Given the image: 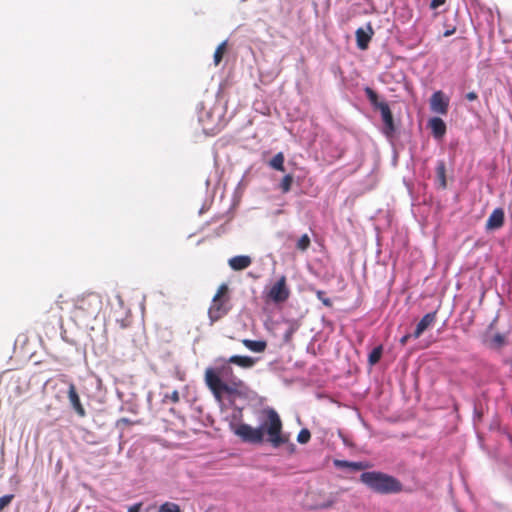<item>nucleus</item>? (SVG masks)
Returning <instances> with one entry per match:
<instances>
[{"label": "nucleus", "mask_w": 512, "mask_h": 512, "mask_svg": "<svg viewBox=\"0 0 512 512\" xmlns=\"http://www.w3.org/2000/svg\"><path fill=\"white\" fill-rule=\"evenodd\" d=\"M446 2V0H432L431 3H430V8L431 9H436L442 5H444Z\"/></svg>", "instance_id": "32"}, {"label": "nucleus", "mask_w": 512, "mask_h": 512, "mask_svg": "<svg viewBox=\"0 0 512 512\" xmlns=\"http://www.w3.org/2000/svg\"><path fill=\"white\" fill-rule=\"evenodd\" d=\"M230 289L226 283H222L216 294L213 296L210 307L208 309V316L212 323L219 321L226 316L232 309Z\"/></svg>", "instance_id": "5"}, {"label": "nucleus", "mask_w": 512, "mask_h": 512, "mask_svg": "<svg viewBox=\"0 0 512 512\" xmlns=\"http://www.w3.org/2000/svg\"><path fill=\"white\" fill-rule=\"evenodd\" d=\"M454 31H455V29L447 30V31L444 32V36L448 37V36L452 35L454 33Z\"/></svg>", "instance_id": "36"}, {"label": "nucleus", "mask_w": 512, "mask_h": 512, "mask_svg": "<svg viewBox=\"0 0 512 512\" xmlns=\"http://www.w3.org/2000/svg\"><path fill=\"white\" fill-rule=\"evenodd\" d=\"M504 211L502 208H496L492 211L486 222V228L490 230L499 229L504 224Z\"/></svg>", "instance_id": "12"}, {"label": "nucleus", "mask_w": 512, "mask_h": 512, "mask_svg": "<svg viewBox=\"0 0 512 512\" xmlns=\"http://www.w3.org/2000/svg\"><path fill=\"white\" fill-rule=\"evenodd\" d=\"M310 438V431L308 429H302L297 436V441L301 444H305L310 440Z\"/></svg>", "instance_id": "25"}, {"label": "nucleus", "mask_w": 512, "mask_h": 512, "mask_svg": "<svg viewBox=\"0 0 512 512\" xmlns=\"http://www.w3.org/2000/svg\"><path fill=\"white\" fill-rule=\"evenodd\" d=\"M292 183H293V176L290 174L285 175L282 178L281 183H280V188H281L282 192L283 193L289 192L291 189Z\"/></svg>", "instance_id": "24"}, {"label": "nucleus", "mask_w": 512, "mask_h": 512, "mask_svg": "<svg viewBox=\"0 0 512 512\" xmlns=\"http://www.w3.org/2000/svg\"><path fill=\"white\" fill-rule=\"evenodd\" d=\"M171 401L172 403H178L180 401L179 393L177 390H174L172 393H166L163 396V402Z\"/></svg>", "instance_id": "26"}, {"label": "nucleus", "mask_w": 512, "mask_h": 512, "mask_svg": "<svg viewBox=\"0 0 512 512\" xmlns=\"http://www.w3.org/2000/svg\"><path fill=\"white\" fill-rule=\"evenodd\" d=\"M335 466H337L338 468H350V461L336 460Z\"/></svg>", "instance_id": "30"}, {"label": "nucleus", "mask_w": 512, "mask_h": 512, "mask_svg": "<svg viewBox=\"0 0 512 512\" xmlns=\"http://www.w3.org/2000/svg\"><path fill=\"white\" fill-rule=\"evenodd\" d=\"M429 127L435 138L441 139L446 133V124L441 118L434 117L430 119Z\"/></svg>", "instance_id": "14"}, {"label": "nucleus", "mask_w": 512, "mask_h": 512, "mask_svg": "<svg viewBox=\"0 0 512 512\" xmlns=\"http://www.w3.org/2000/svg\"><path fill=\"white\" fill-rule=\"evenodd\" d=\"M291 291L287 285V278L282 275L266 292L265 301L274 304L285 303L290 297Z\"/></svg>", "instance_id": "6"}, {"label": "nucleus", "mask_w": 512, "mask_h": 512, "mask_svg": "<svg viewBox=\"0 0 512 512\" xmlns=\"http://www.w3.org/2000/svg\"><path fill=\"white\" fill-rule=\"evenodd\" d=\"M411 337H413V336H412V334H406V335H404V336H403V337H401V339H400V344H401L402 346L406 345V344H407V342H408V340H409Z\"/></svg>", "instance_id": "34"}, {"label": "nucleus", "mask_w": 512, "mask_h": 512, "mask_svg": "<svg viewBox=\"0 0 512 512\" xmlns=\"http://www.w3.org/2000/svg\"><path fill=\"white\" fill-rule=\"evenodd\" d=\"M477 98H478V95H477V93H476V92H474V91L468 92V93L466 94V99H467V100H469V101H474V100H476Z\"/></svg>", "instance_id": "33"}, {"label": "nucleus", "mask_w": 512, "mask_h": 512, "mask_svg": "<svg viewBox=\"0 0 512 512\" xmlns=\"http://www.w3.org/2000/svg\"><path fill=\"white\" fill-rule=\"evenodd\" d=\"M102 304L99 294L94 292L83 294L74 300L72 316L79 322L95 319L102 309Z\"/></svg>", "instance_id": "4"}, {"label": "nucleus", "mask_w": 512, "mask_h": 512, "mask_svg": "<svg viewBox=\"0 0 512 512\" xmlns=\"http://www.w3.org/2000/svg\"><path fill=\"white\" fill-rule=\"evenodd\" d=\"M259 427H252L246 423L230 424L232 432L243 442L250 444H261L266 441L274 448H278L288 442V436L282 431V421L273 408H266L261 411Z\"/></svg>", "instance_id": "2"}, {"label": "nucleus", "mask_w": 512, "mask_h": 512, "mask_svg": "<svg viewBox=\"0 0 512 512\" xmlns=\"http://www.w3.org/2000/svg\"><path fill=\"white\" fill-rule=\"evenodd\" d=\"M430 105L432 111L438 114L446 115L448 112L449 101L444 97L442 91H437L433 93L430 100Z\"/></svg>", "instance_id": "8"}, {"label": "nucleus", "mask_w": 512, "mask_h": 512, "mask_svg": "<svg viewBox=\"0 0 512 512\" xmlns=\"http://www.w3.org/2000/svg\"><path fill=\"white\" fill-rule=\"evenodd\" d=\"M14 495L8 494L0 497V511L3 510L5 507H7L11 501L13 500Z\"/></svg>", "instance_id": "29"}, {"label": "nucleus", "mask_w": 512, "mask_h": 512, "mask_svg": "<svg viewBox=\"0 0 512 512\" xmlns=\"http://www.w3.org/2000/svg\"><path fill=\"white\" fill-rule=\"evenodd\" d=\"M382 346L375 347L368 356V362L370 365H375L379 362L382 356Z\"/></svg>", "instance_id": "20"}, {"label": "nucleus", "mask_w": 512, "mask_h": 512, "mask_svg": "<svg viewBox=\"0 0 512 512\" xmlns=\"http://www.w3.org/2000/svg\"><path fill=\"white\" fill-rule=\"evenodd\" d=\"M506 344L505 336L497 333L489 340V346L493 349H500Z\"/></svg>", "instance_id": "19"}, {"label": "nucleus", "mask_w": 512, "mask_h": 512, "mask_svg": "<svg viewBox=\"0 0 512 512\" xmlns=\"http://www.w3.org/2000/svg\"><path fill=\"white\" fill-rule=\"evenodd\" d=\"M311 244L310 237L307 234H303L297 241L296 248L302 252L306 251Z\"/></svg>", "instance_id": "23"}, {"label": "nucleus", "mask_w": 512, "mask_h": 512, "mask_svg": "<svg viewBox=\"0 0 512 512\" xmlns=\"http://www.w3.org/2000/svg\"><path fill=\"white\" fill-rule=\"evenodd\" d=\"M157 512H181L180 506L174 502H165L160 505Z\"/></svg>", "instance_id": "22"}, {"label": "nucleus", "mask_w": 512, "mask_h": 512, "mask_svg": "<svg viewBox=\"0 0 512 512\" xmlns=\"http://www.w3.org/2000/svg\"><path fill=\"white\" fill-rule=\"evenodd\" d=\"M226 41L222 42L221 44L218 45V47L216 48L215 52H214V64L217 66L220 64V62L222 61V58L226 52Z\"/></svg>", "instance_id": "21"}, {"label": "nucleus", "mask_w": 512, "mask_h": 512, "mask_svg": "<svg viewBox=\"0 0 512 512\" xmlns=\"http://www.w3.org/2000/svg\"><path fill=\"white\" fill-rule=\"evenodd\" d=\"M374 34L373 28L369 23L367 25V31L363 28H358L355 32L357 47L360 50H366Z\"/></svg>", "instance_id": "10"}, {"label": "nucleus", "mask_w": 512, "mask_h": 512, "mask_svg": "<svg viewBox=\"0 0 512 512\" xmlns=\"http://www.w3.org/2000/svg\"><path fill=\"white\" fill-rule=\"evenodd\" d=\"M436 176L439 183V187L441 189H445L447 187L446 180V164L443 160H439L436 166Z\"/></svg>", "instance_id": "16"}, {"label": "nucleus", "mask_w": 512, "mask_h": 512, "mask_svg": "<svg viewBox=\"0 0 512 512\" xmlns=\"http://www.w3.org/2000/svg\"><path fill=\"white\" fill-rule=\"evenodd\" d=\"M360 482L371 491L382 494H398L403 491V484L396 477L380 471H366L360 475Z\"/></svg>", "instance_id": "3"}, {"label": "nucleus", "mask_w": 512, "mask_h": 512, "mask_svg": "<svg viewBox=\"0 0 512 512\" xmlns=\"http://www.w3.org/2000/svg\"><path fill=\"white\" fill-rule=\"evenodd\" d=\"M252 263V259L248 255H237L228 260L230 268L234 271H242L248 268Z\"/></svg>", "instance_id": "13"}, {"label": "nucleus", "mask_w": 512, "mask_h": 512, "mask_svg": "<svg viewBox=\"0 0 512 512\" xmlns=\"http://www.w3.org/2000/svg\"><path fill=\"white\" fill-rule=\"evenodd\" d=\"M59 298H62V296H59ZM57 303H58V304H61V303H62V301H61L60 299H58V300H57Z\"/></svg>", "instance_id": "37"}, {"label": "nucleus", "mask_w": 512, "mask_h": 512, "mask_svg": "<svg viewBox=\"0 0 512 512\" xmlns=\"http://www.w3.org/2000/svg\"><path fill=\"white\" fill-rule=\"evenodd\" d=\"M365 94L369 99L370 103L379 110V105L387 104L386 102H380L377 93L370 87L365 88Z\"/></svg>", "instance_id": "18"}, {"label": "nucleus", "mask_w": 512, "mask_h": 512, "mask_svg": "<svg viewBox=\"0 0 512 512\" xmlns=\"http://www.w3.org/2000/svg\"><path fill=\"white\" fill-rule=\"evenodd\" d=\"M369 466L367 462H350V469L354 471H363L369 468Z\"/></svg>", "instance_id": "27"}, {"label": "nucleus", "mask_w": 512, "mask_h": 512, "mask_svg": "<svg viewBox=\"0 0 512 512\" xmlns=\"http://www.w3.org/2000/svg\"><path fill=\"white\" fill-rule=\"evenodd\" d=\"M222 364L217 367H208L205 370V384L218 402L224 396L235 398L240 396L244 383L234 373L231 364L243 369H250L256 364V359L250 356L233 355L228 359H218Z\"/></svg>", "instance_id": "1"}, {"label": "nucleus", "mask_w": 512, "mask_h": 512, "mask_svg": "<svg viewBox=\"0 0 512 512\" xmlns=\"http://www.w3.org/2000/svg\"><path fill=\"white\" fill-rule=\"evenodd\" d=\"M334 504V501L333 500H328L322 504H319V505H316L314 508H317V509H326V508H330L332 507Z\"/></svg>", "instance_id": "31"}, {"label": "nucleus", "mask_w": 512, "mask_h": 512, "mask_svg": "<svg viewBox=\"0 0 512 512\" xmlns=\"http://www.w3.org/2000/svg\"><path fill=\"white\" fill-rule=\"evenodd\" d=\"M316 296L326 307L332 306L331 299L326 297V293L324 291H322V290L317 291Z\"/></svg>", "instance_id": "28"}, {"label": "nucleus", "mask_w": 512, "mask_h": 512, "mask_svg": "<svg viewBox=\"0 0 512 512\" xmlns=\"http://www.w3.org/2000/svg\"><path fill=\"white\" fill-rule=\"evenodd\" d=\"M242 344L249 350L256 352V353H262L265 351L267 347L266 341L263 340H250V339H243Z\"/></svg>", "instance_id": "15"}, {"label": "nucleus", "mask_w": 512, "mask_h": 512, "mask_svg": "<svg viewBox=\"0 0 512 512\" xmlns=\"http://www.w3.org/2000/svg\"><path fill=\"white\" fill-rule=\"evenodd\" d=\"M68 399L76 414L80 417H84L86 415V411L80 401V397L77 393L76 386L74 385V383H69Z\"/></svg>", "instance_id": "9"}, {"label": "nucleus", "mask_w": 512, "mask_h": 512, "mask_svg": "<svg viewBox=\"0 0 512 512\" xmlns=\"http://www.w3.org/2000/svg\"><path fill=\"white\" fill-rule=\"evenodd\" d=\"M285 157L282 152L277 153L269 162L271 168L283 172Z\"/></svg>", "instance_id": "17"}, {"label": "nucleus", "mask_w": 512, "mask_h": 512, "mask_svg": "<svg viewBox=\"0 0 512 512\" xmlns=\"http://www.w3.org/2000/svg\"><path fill=\"white\" fill-rule=\"evenodd\" d=\"M436 317V311L425 314L418 322L416 329L412 334L413 338H419L428 327L435 323Z\"/></svg>", "instance_id": "11"}, {"label": "nucleus", "mask_w": 512, "mask_h": 512, "mask_svg": "<svg viewBox=\"0 0 512 512\" xmlns=\"http://www.w3.org/2000/svg\"><path fill=\"white\" fill-rule=\"evenodd\" d=\"M379 110L384 123L383 132L387 137H391L395 132V125L390 107L388 104H381L379 105Z\"/></svg>", "instance_id": "7"}, {"label": "nucleus", "mask_w": 512, "mask_h": 512, "mask_svg": "<svg viewBox=\"0 0 512 512\" xmlns=\"http://www.w3.org/2000/svg\"><path fill=\"white\" fill-rule=\"evenodd\" d=\"M118 424L132 425V424H134V422L130 421L128 418H121L118 421Z\"/></svg>", "instance_id": "35"}]
</instances>
